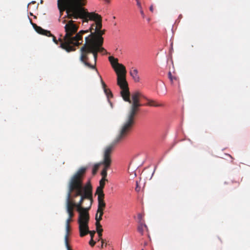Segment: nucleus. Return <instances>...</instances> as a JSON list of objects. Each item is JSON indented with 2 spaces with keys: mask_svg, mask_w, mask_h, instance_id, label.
Masks as SVG:
<instances>
[{
  "mask_svg": "<svg viewBox=\"0 0 250 250\" xmlns=\"http://www.w3.org/2000/svg\"><path fill=\"white\" fill-rule=\"evenodd\" d=\"M87 167H80L71 177L68 184V191L66 197V211L68 217L74 216V208L79 212V220L83 221L85 215L89 216L88 210L93 202L92 187L89 182L84 185L83 180Z\"/></svg>",
  "mask_w": 250,
  "mask_h": 250,
  "instance_id": "f257e3e1",
  "label": "nucleus"
},
{
  "mask_svg": "<svg viewBox=\"0 0 250 250\" xmlns=\"http://www.w3.org/2000/svg\"><path fill=\"white\" fill-rule=\"evenodd\" d=\"M112 67L117 75V84L121 89V95L124 100L131 105L126 115L125 122L122 125L118 135L119 139H125L131 131L135 124V118L139 111L142 104L140 103V97L141 94L138 91L134 92L132 95V102L130 99V92L125 76L126 71L125 66L118 63V60L113 56L108 58Z\"/></svg>",
  "mask_w": 250,
  "mask_h": 250,
  "instance_id": "f03ea898",
  "label": "nucleus"
},
{
  "mask_svg": "<svg viewBox=\"0 0 250 250\" xmlns=\"http://www.w3.org/2000/svg\"><path fill=\"white\" fill-rule=\"evenodd\" d=\"M68 8L67 9V17L68 19H83V22H87L88 20L95 21L88 30L90 34L85 38L89 41H99L100 44L104 42L102 36L105 33V30L102 27V17L94 12H88L83 7L86 3V0H68Z\"/></svg>",
  "mask_w": 250,
  "mask_h": 250,
  "instance_id": "7ed1b4c3",
  "label": "nucleus"
},
{
  "mask_svg": "<svg viewBox=\"0 0 250 250\" xmlns=\"http://www.w3.org/2000/svg\"><path fill=\"white\" fill-rule=\"evenodd\" d=\"M65 35H62L59 38L60 47L67 52L75 51V47L82 44L83 35L89 32V30H81L78 33L77 31L79 26L75 23L72 20L69 21L65 25Z\"/></svg>",
  "mask_w": 250,
  "mask_h": 250,
  "instance_id": "20e7f679",
  "label": "nucleus"
},
{
  "mask_svg": "<svg viewBox=\"0 0 250 250\" xmlns=\"http://www.w3.org/2000/svg\"><path fill=\"white\" fill-rule=\"evenodd\" d=\"M95 47L92 41L85 38V43L80 49V60L87 67L98 71L96 65L99 52Z\"/></svg>",
  "mask_w": 250,
  "mask_h": 250,
  "instance_id": "39448f33",
  "label": "nucleus"
},
{
  "mask_svg": "<svg viewBox=\"0 0 250 250\" xmlns=\"http://www.w3.org/2000/svg\"><path fill=\"white\" fill-rule=\"evenodd\" d=\"M119 135L116 137L114 140L108 146H106L104 149V152L103 159L102 161L101 162V164L104 166V168L101 172V175L102 178H106L107 176V171L110 168L112 160L111 157V154L115 146L119 143L123 141L125 139H119Z\"/></svg>",
  "mask_w": 250,
  "mask_h": 250,
  "instance_id": "423d86ee",
  "label": "nucleus"
},
{
  "mask_svg": "<svg viewBox=\"0 0 250 250\" xmlns=\"http://www.w3.org/2000/svg\"><path fill=\"white\" fill-rule=\"evenodd\" d=\"M83 219V221L81 220V219L79 220V230L80 236L81 237H83L86 235L89 234L91 238L93 239L96 231L95 230H90L89 229V216L85 215Z\"/></svg>",
  "mask_w": 250,
  "mask_h": 250,
  "instance_id": "0eeeda50",
  "label": "nucleus"
},
{
  "mask_svg": "<svg viewBox=\"0 0 250 250\" xmlns=\"http://www.w3.org/2000/svg\"><path fill=\"white\" fill-rule=\"evenodd\" d=\"M104 194H98V209L96 214L98 217L102 218L104 214V210L105 207V203L104 201Z\"/></svg>",
  "mask_w": 250,
  "mask_h": 250,
  "instance_id": "6e6552de",
  "label": "nucleus"
},
{
  "mask_svg": "<svg viewBox=\"0 0 250 250\" xmlns=\"http://www.w3.org/2000/svg\"><path fill=\"white\" fill-rule=\"evenodd\" d=\"M95 220H96V231L98 234V236L99 237V240H101L102 243V246H103V244L104 243V240L102 239V232L103 231V229H102V226L100 224V221L102 220V218H101L100 217H98L97 214H96L95 215Z\"/></svg>",
  "mask_w": 250,
  "mask_h": 250,
  "instance_id": "1a4fd4ad",
  "label": "nucleus"
},
{
  "mask_svg": "<svg viewBox=\"0 0 250 250\" xmlns=\"http://www.w3.org/2000/svg\"><path fill=\"white\" fill-rule=\"evenodd\" d=\"M67 1L68 0H58V7L61 14L65 10L67 13V9L69 7Z\"/></svg>",
  "mask_w": 250,
  "mask_h": 250,
  "instance_id": "9d476101",
  "label": "nucleus"
},
{
  "mask_svg": "<svg viewBox=\"0 0 250 250\" xmlns=\"http://www.w3.org/2000/svg\"><path fill=\"white\" fill-rule=\"evenodd\" d=\"M33 26L35 30L38 33L43 35H45L46 36H52V34L51 33L50 31L43 29L41 27L38 26L35 23L33 24Z\"/></svg>",
  "mask_w": 250,
  "mask_h": 250,
  "instance_id": "9b49d317",
  "label": "nucleus"
},
{
  "mask_svg": "<svg viewBox=\"0 0 250 250\" xmlns=\"http://www.w3.org/2000/svg\"><path fill=\"white\" fill-rule=\"evenodd\" d=\"M106 180V178H102L100 181V186L97 188L96 190V193L97 194H104L103 189L105 186V182Z\"/></svg>",
  "mask_w": 250,
  "mask_h": 250,
  "instance_id": "f8f14e48",
  "label": "nucleus"
},
{
  "mask_svg": "<svg viewBox=\"0 0 250 250\" xmlns=\"http://www.w3.org/2000/svg\"><path fill=\"white\" fill-rule=\"evenodd\" d=\"M100 78H101V82L104 93L105 94V95H106L108 99L112 98L113 97V94L112 93V92L111 91V90L109 89L106 88V85L105 83H104V82L103 81V80L101 76H100Z\"/></svg>",
  "mask_w": 250,
  "mask_h": 250,
  "instance_id": "ddd939ff",
  "label": "nucleus"
},
{
  "mask_svg": "<svg viewBox=\"0 0 250 250\" xmlns=\"http://www.w3.org/2000/svg\"><path fill=\"white\" fill-rule=\"evenodd\" d=\"M92 42L93 43L94 46H96V48L99 53H107L106 50L102 47L104 42H102L101 44L99 43V41H92Z\"/></svg>",
  "mask_w": 250,
  "mask_h": 250,
  "instance_id": "4468645a",
  "label": "nucleus"
},
{
  "mask_svg": "<svg viewBox=\"0 0 250 250\" xmlns=\"http://www.w3.org/2000/svg\"><path fill=\"white\" fill-rule=\"evenodd\" d=\"M130 74L135 82H138L140 81V78L138 75V70L136 69L132 68L130 71Z\"/></svg>",
  "mask_w": 250,
  "mask_h": 250,
  "instance_id": "2eb2a0df",
  "label": "nucleus"
},
{
  "mask_svg": "<svg viewBox=\"0 0 250 250\" xmlns=\"http://www.w3.org/2000/svg\"><path fill=\"white\" fill-rule=\"evenodd\" d=\"M145 230H147V227L146 224L140 223L138 227V231L141 235H143Z\"/></svg>",
  "mask_w": 250,
  "mask_h": 250,
  "instance_id": "dca6fc26",
  "label": "nucleus"
},
{
  "mask_svg": "<svg viewBox=\"0 0 250 250\" xmlns=\"http://www.w3.org/2000/svg\"><path fill=\"white\" fill-rule=\"evenodd\" d=\"M69 236H68L67 234H65L64 236V243L65 247L67 249V250H72L69 244V239H68Z\"/></svg>",
  "mask_w": 250,
  "mask_h": 250,
  "instance_id": "f3484780",
  "label": "nucleus"
},
{
  "mask_svg": "<svg viewBox=\"0 0 250 250\" xmlns=\"http://www.w3.org/2000/svg\"><path fill=\"white\" fill-rule=\"evenodd\" d=\"M146 105L148 106H153L155 107L161 106L163 105L162 104H156L155 101L152 100H149Z\"/></svg>",
  "mask_w": 250,
  "mask_h": 250,
  "instance_id": "a211bd4d",
  "label": "nucleus"
},
{
  "mask_svg": "<svg viewBox=\"0 0 250 250\" xmlns=\"http://www.w3.org/2000/svg\"><path fill=\"white\" fill-rule=\"evenodd\" d=\"M101 165H102V164H101V162L94 165V166H93V167L92 168V174L93 175H95L96 174V173L99 168L100 166Z\"/></svg>",
  "mask_w": 250,
  "mask_h": 250,
  "instance_id": "6ab92c4d",
  "label": "nucleus"
},
{
  "mask_svg": "<svg viewBox=\"0 0 250 250\" xmlns=\"http://www.w3.org/2000/svg\"><path fill=\"white\" fill-rule=\"evenodd\" d=\"M168 78L170 79V80L171 81V84L173 83L174 81H178V79H177V77H176L175 76H173L172 75L171 72H168Z\"/></svg>",
  "mask_w": 250,
  "mask_h": 250,
  "instance_id": "aec40b11",
  "label": "nucleus"
},
{
  "mask_svg": "<svg viewBox=\"0 0 250 250\" xmlns=\"http://www.w3.org/2000/svg\"><path fill=\"white\" fill-rule=\"evenodd\" d=\"M70 225H65V234H67L68 236H69V231L70 230Z\"/></svg>",
  "mask_w": 250,
  "mask_h": 250,
  "instance_id": "412c9836",
  "label": "nucleus"
},
{
  "mask_svg": "<svg viewBox=\"0 0 250 250\" xmlns=\"http://www.w3.org/2000/svg\"><path fill=\"white\" fill-rule=\"evenodd\" d=\"M50 37H52L53 38V41L56 44H59L60 45V42L59 39L58 40H57L56 37L52 34V36H50Z\"/></svg>",
  "mask_w": 250,
  "mask_h": 250,
  "instance_id": "4be33fe9",
  "label": "nucleus"
},
{
  "mask_svg": "<svg viewBox=\"0 0 250 250\" xmlns=\"http://www.w3.org/2000/svg\"><path fill=\"white\" fill-rule=\"evenodd\" d=\"M96 242L93 240V239L91 238L89 242V245L91 247H93L95 245Z\"/></svg>",
  "mask_w": 250,
  "mask_h": 250,
  "instance_id": "5701e85b",
  "label": "nucleus"
},
{
  "mask_svg": "<svg viewBox=\"0 0 250 250\" xmlns=\"http://www.w3.org/2000/svg\"><path fill=\"white\" fill-rule=\"evenodd\" d=\"M72 221V218H68L66 220V224L65 225H69L70 223Z\"/></svg>",
  "mask_w": 250,
  "mask_h": 250,
  "instance_id": "b1692460",
  "label": "nucleus"
},
{
  "mask_svg": "<svg viewBox=\"0 0 250 250\" xmlns=\"http://www.w3.org/2000/svg\"><path fill=\"white\" fill-rule=\"evenodd\" d=\"M136 0L137 1V4L138 6V7H141V3L140 2L139 0Z\"/></svg>",
  "mask_w": 250,
  "mask_h": 250,
  "instance_id": "393cba45",
  "label": "nucleus"
},
{
  "mask_svg": "<svg viewBox=\"0 0 250 250\" xmlns=\"http://www.w3.org/2000/svg\"><path fill=\"white\" fill-rule=\"evenodd\" d=\"M149 10L150 11H151L152 12H153V6L151 5L150 8H149Z\"/></svg>",
  "mask_w": 250,
  "mask_h": 250,
  "instance_id": "a878e982",
  "label": "nucleus"
},
{
  "mask_svg": "<svg viewBox=\"0 0 250 250\" xmlns=\"http://www.w3.org/2000/svg\"><path fill=\"white\" fill-rule=\"evenodd\" d=\"M141 15H142L143 16H144V13L143 11H142V10L141 11Z\"/></svg>",
  "mask_w": 250,
  "mask_h": 250,
  "instance_id": "bb28decb",
  "label": "nucleus"
},
{
  "mask_svg": "<svg viewBox=\"0 0 250 250\" xmlns=\"http://www.w3.org/2000/svg\"><path fill=\"white\" fill-rule=\"evenodd\" d=\"M228 156H229L230 157H231V158H232V157H231V155H230L228 154Z\"/></svg>",
  "mask_w": 250,
  "mask_h": 250,
  "instance_id": "cd10ccee",
  "label": "nucleus"
},
{
  "mask_svg": "<svg viewBox=\"0 0 250 250\" xmlns=\"http://www.w3.org/2000/svg\"><path fill=\"white\" fill-rule=\"evenodd\" d=\"M65 21H65V20H64V21H63V23H65Z\"/></svg>",
  "mask_w": 250,
  "mask_h": 250,
  "instance_id": "c85d7f7f",
  "label": "nucleus"
},
{
  "mask_svg": "<svg viewBox=\"0 0 250 250\" xmlns=\"http://www.w3.org/2000/svg\"><path fill=\"white\" fill-rule=\"evenodd\" d=\"M43 1L42 0H41V3H42Z\"/></svg>",
  "mask_w": 250,
  "mask_h": 250,
  "instance_id": "c756f323",
  "label": "nucleus"
}]
</instances>
